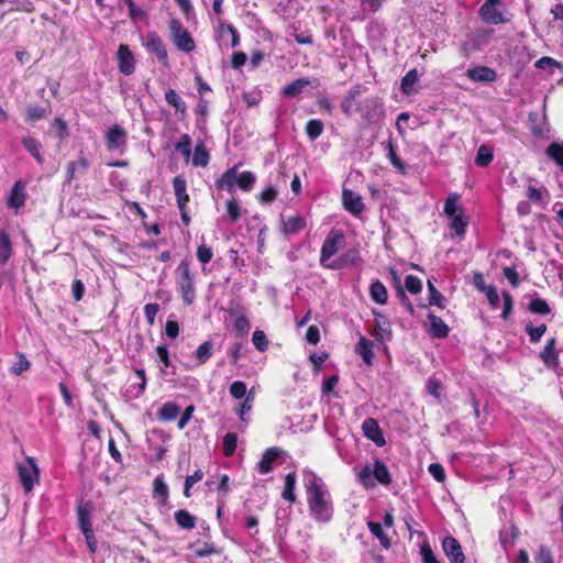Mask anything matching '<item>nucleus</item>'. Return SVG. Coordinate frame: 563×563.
Masks as SVG:
<instances>
[{"instance_id": "nucleus-1", "label": "nucleus", "mask_w": 563, "mask_h": 563, "mask_svg": "<svg viewBox=\"0 0 563 563\" xmlns=\"http://www.w3.org/2000/svg\"><path fill=\"white\" fill-rule=\"evenodd\" d=\"M309 516L318 523L332 520L334 508L331 494L321 477L310 473L303 483Z\"/></svg>"}, {"instance_id": "nucleus-2", "label": "nucleus", "mask_w": 563, "mask_h": 563, "mask_svg": "<svg viewBox=\"0 0 563 563\" xmlns=\"http://www.w3.org/2000/svg\"><path fill=\"white\" fill-rule=\"evenodd\" d=\"M176 284L186 305H191L196 297L194 278L187 261H181L175 271Z\"/></svg>"}, {"instance_id": "nucleus-3", "label": "nucleus", "mask_w": 563, "mask_h": 563, "mask_svg": "<svg viewBox=\"0 0 563 563\" xmlns=\"http://www.w3.org/2000/svg\"><path fill=\"white\" fill-rule=\"evenodd\" d=\"M371 476H374V478L384 486H388L391 483V475L388 467L378 459L375 460L373 467L368 464L365 465L358 474V479L365 487H369L373 486V483H369Z\"/></svg>"}, {"instance_id": "nucleus-4", "label": "nucleus", "mask_w": 563, "mask_h": 563, "mask_svg": "<svg viewBox=\"0 0 563 563\" xmlns=\"http://www.w3.org/2000/svg\"><path fill=\"white\" fill-rule=\"evenodd\" d=\"M16 470L24 492H32L34 485L40 481V470L36 460L32 456H27L24 462L16 464Z\"/></svg>"}, {"instance_id": "nucleus-5", "label": "nucleus", "mask_w": 563, "mask_h": 563, "mask_svg": "<svg viewBox=\"0 0 563 563\" xmlns=\"http://www.w3.org/2000/svg\"><path fill=\"white\" fill-rule=\"evenodd\" d=\"M345 242L344 234L339 230H331L327 235L320 252V264L328 268L333 261L332 257L343 246Z\"/></svg>"}, {"instance_id": "nucleus-6", "label": "nucleus", "mask_w": 563, "mask_h": 563, "mask_svg": "<svg viewBox=\"0 0 563 563\" xmlns=\"http://www.w3.org/2000/svg\"><path fill=\"white\" fill-rule=\"evenodd\" d=\"M501 0H485V2L479 8L478 13L481 19L487 24H504L509 22V18L501 10Z\"/></svg>"}, {"instance_id": "nucleus-7", "label": "nucleus", "mask_w": 563, "mask_h": 563, "mask_svg": "<svg viewBox=\"0 0 563 563\" xmlns=\"http://www.w3.org/2000/svg\"><path fill=\"white\" fill-rule=\"evenodd\" d=\"M169 30L172 41L179 51L190 53L195 49L196 45L192 36L179 20L172 19L169 22Z\"/></svg>"}, {"instance_id": "nucleus-8", "label": "nucleus", "mask_w": 563, "mask_h": 563, "mask_svg": "<svg viewBox=\"0 0 563 563\" xmlns=\"http://www.w3.org/2000/svg\"><path fill=\"white\" fill-rule=\"evenodd\" d=\"M126 132L120 125L111 126L106 134V145L110 152L123 154L126 148Z\"/></svg>"}, {"instance_id": "nucleus-9", "label": "nucleus", "mask_w": 563, "mask_h": 563, "mask_svg": "<svg viewBox=\"0 0 563 563\" xmlns=\"http://www.w3.org/2000/svg\"><path fill=\"white\" fill-rule=\"evenodd\" d=\"M485 296L493 309L501 310L500 317H508L511 313L512 298L508 292H503V296L500 297L494 286L488 289Z\"/></svg>"}, {"instance_id": "nucleus-10", "label": "nucleus", "mask_w": 563, "mask_h": 563, "mask_svg": "<svg viewBox=\"0 0 563 563\" xmlns=\"http://www.w3.org/2000/svg\"><path fill=\"white\" fill-rule=\"evenodd\" d=\"M442 550L450 563H465V554L459 540L452 536H446L442 540Z\"/></svg>"}, {"instance_id": "nucleus-11", "label": "nucleus", "mask_w": 563, "mask_h": 563, "mask_svg": "<svg viewBox=\"0 0 563 563\" xmlns=\"http://www.w3.org/2000/svg\"><path fill=\"white\" fill-rule=\"evenodd\" d=\"M362 431L364 437L373 441L377 446L386 444L383 430L376 419L366 418L362 423Z\"/></svg>"}, {"instance_id": "nucleus-12", "label": "nucleus", "mask_w": 563, "mask_h": 563, "mask_svg": "<svg viewBox=\"0 0 563 563\" xmlns=\"http://www.w3.org/2000/svg\"><path fill=\"white\" fill-rule=\"evenodd\" d=\"M309 86L316 88L318 86V80L317 79L311 80L309 78H299V79L290 82L289 85L285 86L280 90V95L283 97H288V98L298 97L299 95L307 91Z\"/></svg>"}, {"instance_id": "nucleus-13", "label": "nucleus", "mask_w": 563, "mask_h": 563, "mask_svg": "<svg viewBox=\"0 0 563 563\" xmlns=\"http://www.w3.org/2000/svg\"><path fill=\"white\" fill-rule=\"evenodd\" d=\"M342 202L345 210H347L353 216H358L365 210V205L362 197L351 189H343Z\"/></svg>"}, {"instance_id": "nucleus-14", "label": "nucleus", "mask_w": 563, "mask_h": 563, "mask_svg": "<svg viewBox=\"0 0 563 563\" xmlns=\"http://www.w3.org/2000/svg\"><path fill=\"white\" fill-rule=\"evenodd\" d=\"M283 450L278 446H272L265 450L262 459L256 464V471L260 474H268L274 470V462L280 456Z\"/></svg>"}, {"instance_id": "nucleus-15", "label": "nucleus", "mask_w": 563, "mask_h": 563, "mask_svg": "<svg viewBox=\"0 0 563 563\" xmlns=\"http://www.w3.org/2000/svg\"><path fill=\"white\" fill-rule=\"evenodd\" d=\"M119 69L125 76L135 70V59L128 45L121 44L118 49Z\"/></svg>"}, {"instance_id": "nucleus-16", "label": "nucleus", "mask_w": 563, "mask_h": 563, "mask_svg": "<svg viewBox=\"0 0 563 563\" xmlns=\"http://www.w3.org/2000/svg\"><path fill=\"white\" fill-rule=\"evenodd\" d=\"M556 340L551 338L547 341L543 350L540 352V358L548 368L555 369L559 366V353L555 349Z\"/></svg>"}, {"instance_id": "nucleus-17", "label": "nucleus", "mask_w": 563, "mask_h": 563, "mask_svg": "<svg viewBox=\"0 0 563 563\" xmlns=\"http://www.w3.org/2000/svg\"><path fill=\"white\" fill-rule=\"evenodd\" d=\"M361 261V255L358 250L351 249L343 253L340 257L333 260L330 265H328L329 269H341L346 266H353L358 264Z\"/></svg>"}, {"instance_id": "nucleus-18", "label": "nucleus", "mask_w": 563, "mask_h": 563, "mask_svg": "<svg viewBox=\"0 0 563 563\" xmlns=\"http://www.w3.org/2000/svg\"><path fill=\"white\" fill-rule=\"evenodd\" d=\"M374 330L371 334L375 336V341L385 344L393 339L391 325L389 319H375Z\"/></svg>"}, {"instance_id": "nucleus-19", "label": "nucleus", "mask_w": 563, "mask_h": 563, "mask_svg": "<svg viewBox=\"0 0 563 563\" xmlns=\"http://www.w3.org/2000/svg\"><path fill=\"white\" fill-rule=\"evenodd\" d=\"M466 76L476 82H493L497 78L496 71L487 66L470 68Z\"/></svg>"}, {"instance_id": "nucleus-20", "label": "nucleus", "mask_w": 563, "mask_h": 563, "mask_svg": "<svg viewBox=\"0 0 563 563\" xmlns=\"http://www.w3.org/2000/svg\"><path fill=\"white\" fill-rule=\"evenodd\" d=\"M77 516L79 521L80 530H88L92 528L91 523V512L93 510V505L91 501L82 503L80 501L77 505Z\"/></svg>"}, {"instance_id": "nucleus-21", "label": "nucleus", "mask_w": 563, "mask_h": 563, "mask_svg": "<svg viewBox=\"0 0 563 563\" xmlns=\"http://www.w3.org/2000/svg\"><path fill=\"white\" fill-rule=\"evenodd\" d=\"M374 343L361 335L357 344L355 345V352L362 357L364 363L368 366H372L374 363V352H373Z\"/></svg>"}, {"instance_id": "nucleus-22", "label": "nucleus", "mask_w": 563, "mask_h": 563, "mask_svg": "<svg viewBox=\"0 0 563 563\" xmlns=\"http://www.w3.org/2000/svg\"><path fill=\"white\" fill-rule=\"evenodd\" d=\"M26 199L25 186L21 180L15 181L11 194L8 199V205L10 208L15 210L20 209Z\"/></svg>"}, {"instance_id": "nucleus-23", "label": "nucleus", "mask_w": 563, "mask_h": 563, "mask_svg": "<svg viewBox=\"0 0 563 563\" xmlns=\"http://www.w3.org/2000/svg\"><path fill=\"white\" fill-rule=\"evenodd\" d=\"M450 219V229L455 232V234L463 239L465 236L466 227L470 223L468 217L465 216L463 210H460L459 214L449 217Z\"/></svg>"}, {"instance_id": "nucleus-24", "label": "nucleus", "mask_w": 563, "mask_h": 563, "mask_svg": "<svg viewBox=\"0 0 563 563\" xmlns=\"http://www.w3.org/2000/svg\"><path fill=\"white\" fill-rule=\"evenodd\" d=\"M146 46L152 53H154L157 56L158 59H161V60L167 59L168 55H167L166 47L157 34L150 33L147 35Z\"/></svg>"}, {"instance_id": "nucleus-25", "label": "nucleus", "mask_w": 563, "mask_h": 563, "mask_svg": "<svg viewBox=\"0 0 563 563\" xmlns=\"http://www.w3.org/2000/svg\"><path fill=\"white\" fill-rule=\"evenodd\" d=\"M307 227V221L300 216H290L283 219V228L286 234H297Z\"/></svg>"}, {"instance_id": "nucleus-26", "label": "nucleus", "mask_w": 563, "mask_h": 563, "mask_svg": "<svg viewBox=\"0 0 563 563\" xmlns=\"http://www.w3.org/2000/svg\"><path fill=\"white\" fill-rule=\"evenodd\" d=\"M547 156L563 172V141H553L545 148Z\"/></svg>"}, {"instance_id": "nucleus-27", "label": "nucleus", "mask_w": 563, "mask_h": 563, "mask_svg": "<svg viewBox=\"0 0 563 563\" xmlns=\"http://www.w3.org/2000/svg\"><path fill=\"white\" fill-rule=\"evenodd\" d=\"M238 180V166H233L227 170L220 179L217 180V187L222 190L231 192L236 185Z\"/></svg>"}, {"instance_id": "nucleus-28", "label": "nucleus", "mask_w": 563, "mask_h": 563, "mask_svg": "<svg viewBox=\"0 0 563 563\" xmlns=\"http://www.w3.org/2000/svg\"><path fill=\"white\" fill-rule=\"evenodd\" d=\"M21 142L24 148L34 157V159L42 165L44 163V156L42 155V144L32 136H24Z\"/></svg>"}, {"instance_id": "nucleus-29", "label": "nucleus", "mask_w": 563, "mask_h": 563, "mask_svg": "<svg viewBox=\"0 0 563 563\" xmlns=\"http://www.w3.org/2000/svg\"><path fill=\"white\" fill-rule=\"evenodd\" d=\"M153 497L158 498L162 505H166L169 497V490L164 482L163 474L157 475L153 482Z\"/></svg>"}, {"instance_id": "nucleus-30", "label": "nucleus", "mask_w": 563, "mask_h": 563, "mask_svg": "<svg viewBox=\"0 0 563 563\" xmlns=\"http://www.w3.org/2000/svg\"><path fill=\"white\" fill-rule=\"evenodd\" d=\"M296 479H297V476H296L295 472L288 473L285 477L282 497H283V499L289 501L290 504H294L297 499L296 494H295Z\"/></svg>"}, {"instance_id": "nucleus-31", "label": "nucleus", "mask_w": 563, "mask_h": 563, "mask_svg": "<svg viewBox=\"0 0 563 563\" xmlns=\"http://www.w3.org/2000/svg\"><path fill=\"white\" fill-rule=\"evenodd\" d=\"M418 80H419V75H418L417 69L409 70L401 79V85H400L401 91L407 96H410V95L417 92L416 85H417Z\"/></svg>"}, {"instance_id": "nucleus-32", "label": "nucleus", "mask_w": 563, "mask_h": 563, "mask_svg": "<svg viewBox=\"0 0 563 563\" xmlns=\"http://www.w3.org/2000/svg\"><path fill=\"white\" fill-rule=\"evenodd\" d=\"M527 197L534 203L545 205L549 201L550 195L545 187H536L530 185L527 188Z\"/></svg>"}, {"instance_id": "nucleus-33", "label": "nucleus", "mask_w": 563, "mask_h": 563, "mask_svg": "<svg viewBox=\"0 0 563 563\" xmlns=\"http://www.w3.org/2000/svg\"><path fill=\"white\" fill-rule=\"evenodd\" d=\"M12 256V243L9 234L0 230V266L8 263Z\"/></svg>"}, {"instance_id": "nucleus-34", "label": "nucleus", "mask_w": 563, "mask_h": 563, "mask_svg": "<svg viewBox=\"0 0 563 563\" xmlns=\"http://www.w3.org/2000/svg\"><path fill=\"white\" fill-rule=\"evenodd\" d=\"M175 521L178 527L191 530L196 526V517L186 509H179L174 514Z\"/></svg>"}, {"instance_id": "nucleus-35", "label": "nucleus", "mask_w": 563, "mask_h": 563, "mask_svg": "<svg viewBox=\"0 0 563 563\" xmlns=\"http://www.w3.org/2000/svg\"><path fill=\"white\" fill-rule=\"evenodd\" d=\"M179 406L173 401L165 402L157 412V418L161 421H173L179 413Z\"/></svg>"}, {"instance_id": "nucleus-36", "label": "nucleus", "mask_w": 563, "mask_h": 563, "mask_svg": "<svg viewBox=\"0 0 563 563\" xmlns=\"http://www.w3.org/2000/svg\"><path fill=\"white\" fill-rule=\"evenodd\" d=\"M367 527L372 534H374L379 540V543L384 549L388 550L391 547V540L387 533L384 532L379 522L368 521Z\"/></svg>"}, {"instance_id": "nucleus-37", "label": "nucleus", "mask_w": 563, "mask_h": 563, "mask_svg": "<svg viewBox=\"0 0 563 563\" xmlns=\"http://www.w3.org/2000/svg\"><path fill=\"white\" fill-rule=\"evenodd\" d=\"M191 548H195V555L197 558L222 554V549L218 548L214 542H205L201 547H198V543H195Z\"/></svg>"}, {"instance_id": "nucleus-38", "label": "nucleus", "mask_w": 563, "mask_h": 563, "mask_svg": "<svg viewBox=\"0 0 563 563\" xmlns=\"http://www.w3.org/2000/svg\"><path fill=\"white\" fill-rule=\"evenodd\" d=\"M460 199L461 196L456 192H452L446 197L444 202V213L448 218L459 214L460 210H463L460 206Z\"/></svg>"}, {"instance_id": "nucleus-39", "label": "nucleus", "mask_w": 563, "mask_h": 563, "mask_svg": "<svg viewBox=\"0 0 563 563\" xmlns=\"http://www.w3.org/2000/svg\"><path fill=\"white\" fill-rule=\"evenodd\" d=\"M428 332L432 338L443 339L449 334V327L443 322V319H430Z\"/></svg>"}, {"instance_id": "nucleus-40", "label": "nucleus", "mask_w": 563, "mask_h": 563, "mask_svg": "<svg viewBox=\"0 0 563 563\" xmlns=\"http://www.w3.org/2000/svg\"><path fill=\"white\" fill-rule=\"evenodd\" d=\"M369 295L371 298L378 303H385L387 301V289L379 280L371 284Z\"/></svg>"}, {"instance_id": "nucleus-41", "label": "nucleus", "mask_w": 563, "mask_h": 563, "mask_svg": "<svg viewBox=\"0 0 563 563\" xmlns=\"http://www.w3.org/2000/svg\"><path fill=\"white\" fill-rule=\"evenodd\" d=\"M165 100L168 104L174 107L177 112H180L181 114L186 113V104L181 97L174 89H168L165 92Z\"/></svg>"}, {"instance_id": "nucleus-42", "label": "nucleus", "mask_w": 563, "mask_h": 563, "mask_svg": "<svg viewBox=\"0 0 563 563\" xmlns=\"http://www.w3.org/2000/svg\"><path fill=\"white\" fill-rule=\"evenodd\" d=\"M238 445V434L234 432H228L223 437L222 441V451L224 456L230 457L232 456L236 451Z\"/></svg>"}, {"instance_id": "nucleus-43", "label": "nucleus", "mask_w": 563, "mask_h": 563, "mask_svg": "<svg viewBox=\"0 0 563 563\" xmlns=\"http://www.w3.org/2000/svg\"><path fill=\"white\" fill-rule=\"evenodd\" d=\"M211 356L212 343L210 341L203 342L195 351V358L199 365L207 363Z\"/></svg>"}, {"instance_id": "nucleus-44", "label": "nucleus", "mask_w": 563, "mask_h": 563, "mask_svg": "<svg viewBox=\"0 0 563 563\" xmlns=\"http://www.w3.org/2000/svg\"><path fill=\"white\" fill-rule=\"evenodd\" d=\"M209 153L202 144H197L192 155V165L196 167H205L209 163Z\"/></svg>"}, {"instance_id": "nucleus-45", "label": "nucleus", "mask_w": 563, "mask_h": 563, "mask_svg": "<svg viewBox=\"0 0 563 563\" xmlns=\"http://www.w3.org/2000/svg\"><path fill=\"white\" fill-rule=\"evenodd\" d=\"M323 122L319 119H311L306 124V133L308 137L313 141L318 139L323 132Z\"/></svg>"}, {"instance_id": "nucleus-46", "label": "nucleus", "mask_w": 563, "mask_h": 563, "mask_svg": "<svg viewBox=\"0 0 563 563\" xmlns=\"http://www.w3.org/2000/svg\"><path fill=\"white\" fill-rule=\"evenodd\" d=\"M256 177L254 173L252 172H243L240 175H238L236 185L240 189L244 191H249L253 188L255 184Z\"/></svg>"}, {"instance_id": "nucleus-47", "label": "nucleus", "mask_w": 563, "mask_h": 563, "mask_svg": "<svg viewBox=\"0 0 563 563\" xmlns=\"http://www.w3.org/2000/svg\"><path fill=\"white\" fill-rule=\"evenodd\" d=\"M493 152L486 145H481L477 151L475 163L477 166L485 167L493 161Z\"/></svg>"}, {"instance_id": "nucleus-48", "label": "nucleus", "mask_w": 563, "mask_h": 563, "mask_svg": "<svg viewBox=\"0 0 563 563\" xmlns=\"http://www.w3.org/2000/svg\"><path fill=\"white\" fill-rule=\"evenodd\" d=\"M203 472L201 470H196L194 474L186 476L184 483V496L189 498L191 496V487L200 482L203 478Z\"/></svg>"}, {"instance_id": "nucleus-49", "label": "nucleus", "mask_w": 563, "mask_h": 563, "mask_svg": "<svg viewBox=\"0 0 563 563\" xmlns=\"http://www.w3.org/2000/svg\"><path fill=\"white\" fill-rule=\"evenodd\" d=\"M360 92H361V87L360 86H355L354 88H352L349 91V95L343 100V102H342V111L346 115H351V113L353 111L354 99L360 95Z\"/></svg>"}, {"instance_id": "nucleus-50", "label": "nucleus", "mask_w": 563, "mask_h": 563, "mask_svg": "<svg viewBox=\"0 0 563 563\" xmlns=\"http://www.w3.org/2000/svg\"><path fill=\"white\" fill-rule=\"evenodd\" d=\"M175 148L188 161L191 155V137L188 134H183Z\"/></svg>"}, {"instance_id": "nucleus-51", "label": "nucleus", "mask_w": 563, "mask_h": 563, "mask_svg": "<svg viewBox=\"0 0 563 563\" xmlns=\"http://www.w3.org/2000/svg\"><path fill=\"white\" fill-rule=\"evenodd\" d=\"M528 310L531 313H534V314H548V313H550L549 305L544 300H542L540 298L531 299L529 305H528Z\"/></svg>"}, {"instance_id": "nucleus-52", "label": "nucleus", "mask_w": 563, "mask_h": 563, "mask_svg": "<svg viewBox=\"0 0 563 563\" xmlns=\"http://www.w3.org/2000/svg\"><path fill=\"white\" fill-rule=\"evenodd\" d=\"M361 12L364 15L372 14L382 9L385 0H360Z\"/></svg>"}, {"instance_id": "nucleus-53", "label": "nucleus", "mask_w": 563, "mask_h": 563, "mask_svg": "<svg viewBox=\"0 0 563 563\" xmlns=\"http://www.w3.org/2000/svg\"><path fill=\"white\" fill-rule=\"evenodd\" d=\"M420 554L423 563H441L428 541L420 544Z\"/></svg>"}, {"instance_id": "nucleus-54", "label": "nucleus", "mask_w": 563, "mask_h": 563, "mask_svg": "<svg viewBox=\"0 0 563 563\" xmlns=\"http://www.w3.org/2000/svg\"><path fill=\"white\" fill-rule=\"evenodd\" d=\"M227 216L230 222L235 223L241 217V206L236 199H230L227 202Z\"/></svg>"}, {"instance_id": "nucleus-55", "label": "nucleus", "mask_w": 563, "mask_h": 563, "mask_svg": "<svg viewBox=\"0 0 563 563\" xmlns=\"http://www.w3.org/2000/svg\"><path fill=\"white\" fill-rule=\"evenodd\" d=\"M46 110L40 106H30L25 112V120L29 122H36L45 117Z\"/></svg>"}, {"instance_id": "nucleus-56", "label": "nucleus", "mask_w": 563, "mask_h": 563, "mask_svg": "<svg viewBox=\"0 0 563 563\" xmlns=\"http://www.w3.org/2000/svg\"><path fill=\"white\" fill-rule=\"evenodd\" d=\"M252 342L260 352H264L268 349V340L262 330H255L253 332Z\"/></svg>"}, {"instance_id": "nucleus-57", "label": "nucleus", "mask_w": 563, "mask_h": 563, "mask_svg": "<svg viewBox=\"0 0 563 563\" xmlns=\"http://www.w3.org/2000/svg\"><path fill=\"white\" fill-rule=\"evenodd\" d=\"M426 388L427 393L434 398L439 399L441 397L442 383L439 378L434 376L429 377Z\"/></svg>"}, {"instance_id": "nucleus-58", "label": "nucleus", "mask_w": 563, "mask_h": 563, "mask_svg": "<svg viewBox=\"0 0 563 563\" xmlns=\"http://www.w3.org/2000/svg\"><path fill=\"white\" fill-rule=\"evenodd\" d=\"M526 330L528 332V334L530 335V341L532 343H536L538 342L541 336L545 333L547 331V325L544 323L538 325V327H533L531 322H529L527 325H526Z\"/></svg>"}, {"instance_id": "nucleus-59", "label": "nucleus", "mask_w": 563, "mask_h": 563, "mask_svg": "<svg viewBox=\"0 0 563 563\" xmlns=\"http://www.w3.org/2000/svg\"><path fill=\"white\" fill-rule=\"evenodd\" d=\"M405 288L410 294L417 295L422 289V283L417 276L408 275L405 280Z\"/></svg>"}, {"instance_id": "nucleus-60", "label": "nucleus", "mask_w": 563, "mask_h": 563, "mask_svg": "<svg viewBox=\"0 0 563 563\" xmlns=\"http://www.w3.org/2000/svg\"><path fill=\"white\" fill-rule=\"evenodd\" d=\"M156 354L159 358V361L163 363L164 365V368L161 369V374L162 375H165L166 374V368H168L170 366V357H169V352H168V349L166 345H157L156 349Z\"/></svg>"}, {"instance_id": "nucleus-61", "label": "nucleus", "mask_w": 563, "mask_h": 563, "mask_svg": "<svg viewBox=\"0 0 563 563\" xmlns=\"http://www.w3.org/2000/svg\"><path fill=\"white\" fill-rule=\"evenodd\" d=\"M31 366V363L27 361L23 353L18 354V362L10 368V372L14 375H21L23 372L27 371Z\"/></svg>"}, {"instance_id": "nucleus-62", "label": "nucleus", "mask_w": 563, "mask_h": 563, "mask_svg": "<svg viewBox=\"0 0 563 563\" xmlns=\"http://www.w3.org/2000/svg\"><path fill=\"white\" fill-rule=\"evenodd\" d=\"M230 395L235 399H242L246 396V384L242 380H235L230 385Z\"/></svg>"}, {"instance_id": "nucleus-63", "label": "nucleus", "mask_w": 563, "mask_h": 563, "mask_svg": "<svg viewBox=\"0 0 563 563\" xmlns=\"http://www.w3.org/2000/svg\"><path fill=\"white\" fill-rule=\"evenodd\" d=\"M537 563H554L553 554L547 545H540L536 556Z\"/></svg>"}, {"instance_id": "nucleus-64", "label": "nucleus", "mask_w": 563, "mask_h": 563, "mask_svg": "<svg viewBox=\"0 0 563 563\" xmlns=\"http://www.w3.org/2000/svg\"><path fill=\"white\" fill-rule=\"evenodd\" d=\"M213 256V252L211 247L207 246L206 244H201L197 249V258L200 263L207 264L211 261Z\"/></svg>"}]
</instances>
